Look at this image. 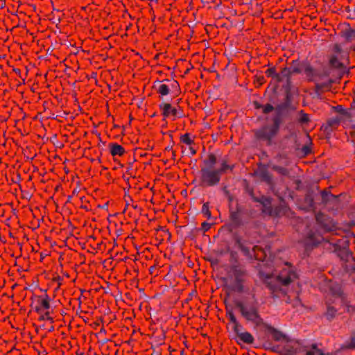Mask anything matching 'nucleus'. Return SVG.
<instances>
[{
  "mask_svg": "<svg viewBox=\"0 0 355 355\" xmlns=\"http://www.w3.org/2000/svg\"><path fill=\"white\" fill-rule=\"evenodd\" d=\"M260 277L267 284L269 288L275 293L279 289L286 293L281 286H286L297 278V275L288 263L279 266L271 274L260 272Z\"/></svg>",
  "mask_w": 355,
  "mask_h": 355,
  "instance_id": "nucleus-1",
  "label": "nucleus"
},
{
  "mask_svg": "<svg viewBox=\"0 0 355 355\" xmlns=\"http://www.w3.org/2000/svg\"><path fill=\"white\" fill-rule=\"evenodd\" d=\"M333 54L331 56L329 62L334 68H343L348 62L347 48H343L341 44H335L332 49Z\"/></svg>",
  "mask_w": 355,
  "mask_h": 355,
  "instance_id": "nucleus-2",
  "label": "nucleus"
},
{
  "mask_svg": "<svg viewBox=\"0 0 355 355\" xmlns=\"http://www.w3.org/2000/svg\"><path fill=\"white\" fill-rule=\"evenodd\" d=\"M274 349L281 355H295L304 351V347L300 341L289 338L284 343H281L274 347Z\"/></svg>",
  "mask_w": 355,
  "mask_h": 355,
  "instance_id": "nucleus-3",
  "label": "nucleus"
},
{
  "mask_svg": "<svg viewBox=\"0 0 355 355\" xmlns=\"http://www.w3.org/2000/svg\"><path fill=\"white\" fill-rule=\"evenodd\" d=\"M227 166L224 164L220 170L212 168H206L202 170V182L207 186H213L220 181V171H225Z\"/></svg>",
  "mask_w": 355,
  "mask_h": 355,
  "instance_id": "nucleus-4",
  "label": "nucleus"
},
{
  "mask_svg": "<svg viewBox=\"0 0 355 355\" xmlns=\"http://www.w3.org/2000/svg\"><path fill=\"white\" fill-rule=\"evenodd\" d=\"M237 307L239 308L241 315L249 321L259 324L261 321L257 307L254 304H246L243 302H238Z\"/></svg>",
  "mask_w": 355,
  "mask_h": 355,
  "instance_id": "nucleus-5",
  "label": "nucleus"
},
{
  "mask_svg": "<svg viewBox=\"0 0 355 355\" xmlns=\"http://www.w3.org/2000/svg\"><path fill=\"white\" fill-rule=\"evenodd\" d=\"M277 129V125L264 127L257 131V137L270 143L271 139L276 135Z\"/></svg>",
  "mask_w": 355,
  "mask_h": 355,
  "instance_id": "nucleus-6",
  "label": "nucleus"
},
{
  "mask_svg": "<svg viewBox=\"0 0 355 355\" xmlns=\"http://www.w3.org/2000/svg\"><path fill=\"white\" fill-rule=\"evenodd\" d=\"M302 71V67L297 62H293V65L289 68H284L282 70V76L288 78L291 75L300 73Z\"/></svg>",
  "mask_w": 355,
  "mask_h": 355,
  "instance_id": "nucleus-7",
  "label": "nucleus"
},
{
  "mask_svg": "<svg viewBox=\"0 0 355 355\" xmlns=\"http://www.w3.org/2000/svg\"><path fill=\"white\" fill-rule=\"evenodd\" d=\"M162 110V114L164 117L172 116L175 119L178 116V110L175 107H172L169 103H162L160 105Z\"/></svg>",
  "mask_w": 355,
  "mask_h": 355,
  "instance_id": "nucleus-8",
  "label": "nucleus"
},
{
  "mask_svg": "<svg viewBox=\"0 0 355 355\" xmlns=\"http://www.w3.org/2000/svg\"><path fill=\"white\" fill-rule=\"evenodd\" d=\"M38 305L36 307V311L38 313L44 312L48 311L50 308V299L48 295L40 297L38 300Z\"/></svg>",
  "mask_w": 355,
  "mask_h": 355,
  "instance_id": "nucleus-9",
  "label": "nucleus"
},
{
  "mask_svg": "<svg viewBox=\"0 0 355 355\" xmlns=\"http://www.w3.org/2000/svg\"><path fill=\"white\" fill-rule=\"evenodd\" d=\"M235 333L237 334L239 339L245 343L252 344L254 341L252 335L249 332H239V329H238V332Z\"/></svg>",
  "mask_w": 355,
  "mask_h": 355,
  "instance_id": "nucleus-10",
  "label": "nucleus"
},
{
  "mask_svg": "<svg viewBox=\"0 0 355 355\" xmlns=\"http://www.w3.org/2000/svg\"><path fill=\"white\" fill-rule=\"evenodd\" d=\"M124 153L125 150L123 147L119 144H114L110 146V153L113 156H121Z\"/></svg>",
  "mask_w": 355,
  "mask_h": 355,
  "instance_id": "nucleus-11",
  "label": "nucleus"
},
{
  "mask_svg": "<svg viewBox=\"0 0 355 355\" xmlns=\"http://www.w3.org/2000/svg\"><path fill=\"white\" fill-rule=\"evenodd\" d=\"M227 316L228 317L230 321L231 322V323L233 325L232 328H233L234 331L235 332H238V329H240L241 326H240L239 322L237 321L234 314L230 311L227 313Z\"/></svg>",
  "mask_w": 355,
  "mask_h": 355,
  "instance_id": "nucleus-12",
  "label": "nucleus"
},
{
  "mask_svg": "<svg viewBox=\"0 0 355 355\" xmlns=\"http://www.w3.org/2000/svg\"><path fill=\"white\" fill-rule=\"evenodd\" d=\"M322 240V238L320 235H311L308 238L306 243L310 245H316L317 244L320 243Z\"/></svg>",
  "mask_w": 355,
  "mask_h": 355,
  "instance_id": "nucleus-13",
  "label": "nucleus"
},
{
  "mask_svg": "<svg viewBox=\"0 0 355 355\" xmlns=\"http://www.w3.org/2000/svg\"><path fill=\"white\" fill-rule=\"evenodd\" d=\"M266 73L268 76H272L273 78H275L279 81L283 80L284 78V76H282V72L279 74L276 73L275 69L274 68L267 69Z\"/></svg>",
  "mask_w": 355,
  "mask_h": 355,
  "instance_id": "nucleus-14",
  "label": "nucleus"
},
{
  "mask_svg": "<svg viewBox=\"0 0 355 355\" xmlns=\"http://www.w3.org/2000/svg\"><path fill=\"white\" fill-rule=\"evenodd\" d=\"M272 336L275 340L279 341L280 343H284L288 339V338L284 334H283L282 332L277 331H275L273 333Z\"/></svg>",
  "mask_w": 355,
  "mask_h": 355,
  "instance_id": "nucleus-15",
  "label": "nucleus"
},
{
  "mask_svg": "<svg viewBox=\"0 0 355 355\" xmlns=\"http://www.w3.org/2000/svg\"><path fill=\"white\" fill-rule=\"evenodd\" d=\"M157 92L162 96H166L169 94L170 88L167 85L162 83L158 87Z\"/></svg>",
  "mask_w": 355,
  "mask_h": 355,
  "instance_id": "nucleus-16",
  "label": "nucleus"
},
{
  "mask_svg": "<svg viewBox=\"0 0 355 355\" xmlns=\"http://www.w3.org/2000/svg\"><path fill=\"white\" fill-rule=\"evenodd\" d=\"M202 213L207 218H211V211H209V206L208 202L203 204L202 207Z\"/></svg>",
  "mask_w": 355,
  "mask_h": 355,
  "instance_id": "nucleus-17",
  "label": "nucleus"
},
{
  "mask_svg": "<svg viewBox=\"0 0 355 355\" xmlns=\"http://www.w3.org/2000/svg\"><path fill=\"white\" fill-rule=\"evenodd\" d=\"M44 311L45 312L40 315V320H48L50 322L53 323V318L51 316H50L49 310L48 311Z\"/></svg>",
  "mask_w": 355,
  "mask_h": 355,
  "instance_id": "nucleus-18",
  "label": "nucleus"
},
{
  "mask_svg": "<svg viewBox=\"0 0 355 355\" xmlns=\"http://www.w3.org/2000/svg\"><path fill=\"white\" fill-rule=\"evenodd\" d=\"M181 141L187 145H190L192 144L193 141L191 139L189 134H185L181 137Z\"/></svg>",
  "mask_w": 355,
  "mask_h": 355,
  "instance_id": "nucleus-19",
  "label": "nucleus"
},
{
  "mask_svg": "<svg viewBox=\"0 0 355 355\" xmlns=\"http://www.w3.org/2000/svg\"><path fill=\"white\" fill-rule=\"evenodd\" d=\"M300 121L303 123L308 122L309 121V116L307 114L301 113Z\"/></svg>",
  "mask_w": 355,
  "mask_h": 355,
  "instance_id": "nucleus-20",
  "label": "nucleus"
},
{
  "mask_svg": "<svg viewBox=\"0 0 355 355\" xmlns=\"http://www.w3.org/2000/svg\"><path fill=\"white\" fill-rule=\"evenodd\" d=\"M272 110H273V107L271 105H270V104H267L263 107V112L264 113H269L270 112H271Z\"/></svg>",
  "mask_w": 355,
  "mask_h": 355,
  "instance_id": "nucleus-21",
  "label": "nucleus"
},
{
  "mask_svg": "<svg viewBox=\"0 0 355 355\" xmlns=\"http://www.w3.org/2000/svg\"><path fill=\"white\" fill-rule=\"evenodd\" d=\"M211 225L208 223L204 222L202 223V228L204 231H207L210 228Z\"/></svg>",
  "mask_w": 355,
  "mask_h": 355,
  "instance_id": "nucleus-22",
  "label": "nucleus"
},
{
  "mask_svg": "<svg viewBox=\"0 0 355 355\" xmlns=\"http://www.w3.org/2000/svg\"><path fill=\"white\" fill-rule=\"evenodd\" d=\"M302 151L304 152V153L305 155H307V154L310 153L311 149L309 146H306L302 148Z\"/></svg>",
  "mask_w": 355,
  "mask_h": 355,
  "instance_id": "nucleus-23",
  "label": "nucleus"
},
{
  "mask_svg": "<svg viewBox=\"0 0 355 355\" xmlns=\"http://www.w3.org/2000/svg\"><path fill=\"white\" fill-rule=\"evenodd\" d=\"M256 259L259 260L264 261L266 259V255L265 254L263 257H259L258 254H255Z\"/></svg>",
  "mask_w": 355,
  "mask_h": 355,
  "instance_id": "nucleus-24",
  "label": "nucleus"
},
{
  "mask_svg": "<svg viewBox=\"0 0 355 355\" xmlns=\"http://www.w3.org/2000/svg\"><path fill=\"white\" fill-rule=\"evenodd\" d=\"M352 35H353V36H354V35H355V32H354V31H349V32L348 33V35H347V39H348L349 37H351V36H352Z\"/></svg>",
  "mask_w": 355,
  "mask_h": 355,
  "instance_id": "nucleus-25",
  "label": "nucleus"
},
{
  "mask_svg": "<svg viewBox=\"0 0 355 355\" xmlns=\"http://www.w3.org/2000/svg\"><path fill=\"white\" fill-rule=\"evenodd\" d=\"M334 311L333 310V309H332V308H329V309H328V314H331V315H332V314H333V313H334Z\"/></svg>",
  "mask_w": 355,
  "mask_h": 355,
  "instance_id": "nucleus-26",
  "label": "nucleus"
},
{
  "mask_svg": "<svg viewBox=\"0 0 355 355\" xmlns=\"http://www.w3.org/2000/svg\"><path fill=\"white\" fill-rule=\"evenodd\" d=\"M306 355H315L313 351H309L306 352Z\"/></svg>",
  "mask_w": 355,
  "mask_h": 355,
  "instance_id": "nucleus-27",
  "label": "nucleus"
},
{
  "mask_svg": "<svg viewBox=\"0 0 355 355\" xmlns=\"http://www.w3.org/2000/svg\"><path fill=\"white\" fill-rule=\"evenodd\" d=\"M351 347H355V340L354 339H352V340Z\"/></svg>",
  "mask_w": 355,
  "mask_h": 355,
  "instance_id": "nucleus-28",
  "label": "nucleus"
},
{
  "mask_svg": "<svg viewBox=\"0 0 355 355\" xmlns=\"http://www.w3.org/2000/svg\"><path fill=\"white\" fill-rule=\"evenodd\" d=\"M176 85H178V83H177L176 82H175V83H173L172 84V86H176Z\"/></svg>",
  "mask_w": 355,
  "mask_h": 355,
  "instance_id": "nucleus-29",
  "label": "nucleus"
},
{
  "mask_svg": "<svg viewBox=\"0 0 355 355\" xmlns=\"http://www.w3.org/2000/svg\"><path fill=\"white\" fill-rule=\"evenodd\" d=\"M191 152H192V154H195L196 153L195 150H191Z\"/></svg>",
  "mask_w": 355,
  "mask_h": 355,
  "instance_id": "nucleus-30",
  "label": "nucleus"
},
{
  "mask_svg": "<svg viewBox=\"0 0 355 355\" xmlns=\"http://www.w3.org/2000/svg\"><path fill=\"white\" fill-rule=\"evenodd\" d=\"M257 249V247H255L254 249V252H256Z\"/></svg>",
  "mask_w": 355,
  "mask_h": 355,
  "instance_id": "nucleus-31",
  "label": "nucleus"
}]
</instances>
